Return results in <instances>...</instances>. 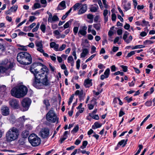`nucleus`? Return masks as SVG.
Segmentation results:
<instances>
[{"label":"nucleus","mask_w":155,"mask_h":155,"mask_svg":"<svg viewBox=\"0 0 155 155\" xmlns=\"http://www.w3.org/2000/svg\"><path fill=\"white\" fill-rule=\"evenodd\" d=\"M48 69L46 71L43 70L41 72H39L33 80L32 84L37 89H40L43 88L44 85L47 86L49 84V81L48 79Z\"/></svg>","instance_id":"f257e3e1"},{"label":"nucleus","mask_w":155,"mask_h":155,"mask_svg":"<svg viewBox=\"0 0 155 155\" xmlns=\"http://www.w3.org/2000/svg\"><path fill=\"white\" fill-rule=\"evenodd\" d=\"M17 60L20 64L25 65L31 64L32 61L30 54L25 52L18 53L17 55Z\"/></svg>","instance_id":"f03ea898"},{"label":"nucleus","mask_w":155,"mask_h":155,"mask_svg":"<svg viewBox=\"0 0 155 155\" xmlns=\"http://www.w3.org/2000/svg\"><path fill=\"white\" fill-rule=\"evenodd\" d=\"M27 88L23 85H21L13 88L11 93L12 96L17 98H20L24 96L27 93Z\"/></svg>","instance_id":"7ed1b4c3"},{"label":"nucleus","mask_w":155,"mask_h":155,"mask_svg":"<svg viewBox=\"0 0 155 155\" xmlns=\"http://www.w3.org/2000/svg\"><path fill=\"white\" fill-rule=\"evenodd\" d=\"M19 135L18 130L15 127L11 128L6 134V139L10 142L18 139Z\"/></svg>","instance_id":"20e7f679"},{"label":"nucleus","mask_w":155,"mask_h":155,"mask_svg":"<svg viewBox=\"0 0 155 155\" xmlns=\"http://www.w3.org/2000/svg\"><path fill=\"white\" fill-rule=\"evenodd\" d=\"M47 70V67L45 65L40 63H35L31 65L30 70L34 74V77H35L39 72H41L45 70Z\"/></svg>","instance_id":"39448f33"},{"label":"nucleus","mask_w":155,"mask_h":155,"mask_svg":"<svg viewBox=\"0 0 155 155\" xmlns=\"http://www.w3.org/2000/svg\"><path fill=\"white\" fill-rule=\"evenodd\" d=\"M14 66V63L7 59H5L0 63V73H6L8 70L12 69Z\"/></svg>","instance_id":"423d86ee"},{"label":"nucleus","mask_w":155,"mask_h":155,"mask_svg":"<svg viewBox=\"0 0 155 155\" xmlns=\"http://www.w3.org/2000/svg\"><path fill=\"white\" fill-rule=\"evenodd\" d=\"M28 140L32 146L36 147L39 145L41 143V139L35 134L30 135L28 137Z\"/></svg>","instance_id":"0eeeda50"},{"label":"nucleus","mask_w":155,"mask_h":155,"mask_svg":"<svg viewBox=\"0 0 155 155\" xmlns=\"http://www.w3.org/2000/svg\"><path fill=\"white\" fill-rule=\"evenodd\" d=\"M46 119L50 122L54 123L56 121L58 123L57 116L53 110H50L46 114Z\"/></svg>","instance_id":"6e6552de"},{"label":"nucleus","mask_w":155,"mask_h":155,"mask_svg":"<svg viewBox=\"0 0 155 155\" xmlns=\"http://www.w3.org/2000/svg\"><path fill=\"white\" fill-rule=\"evenodd\" d=\"M49 130L47 128L42 129L39 132L40 136L43 138H48L49 135Z\"/></svg>","instance_id":"1a4fd4ad"},{"label":"nucleus","mask_w":155,"mask_h":155,"mask_svg":"<svg viewBox=\"0 0 155 155\" xmlns=\"http://www.w3.org/2000/svg\"><path fill=\"white\" fill-rule=\"evenodd\" d=\"M31 100L28 98H24L21 102V104L23 107L25 108V110H27L31 104Z\"/></svg>","instance_id":"9d476101"},{"label":"nucleus","mask_w":155,"mask_h":155,"mask_svg":"<svg viewBox=\"0 0 155 155\" xmlns=\"http://www.w3.org/2000/svg\"><path fill=\"white\" fill-rule=\"evenodd\" d=\"M10 105L13 108L18 109L19 107V104L18 101L15 99H12L9 101Z\"/></svg>","instance_id":"9b49d317"},{"label":"nucleus","mask_w":155,"mask_h":155,"mask_svg":"<svg viewBox=\"0 0 155 155\" xmlns=\"http://www.w3.org/2000/svg\"><path fill=\"white\" fill-rule=\"evenodd\" d=\"M76 95L78 96L79 100L80 101H83L85 97V94L84 93V91L82 90L80 91L77 90L75 93Z\"/></svg>","instance_id":"f8f14e48"},{"label":"nucleus","mask_w":155,"mask_h":155,"mask_svg":"<svg viewBox=\"0 0 155 155\" xmlns=\"http://www.w3.org/2000/svg\"><path fill=\"white\" fill-rule=\"evenodd\" d=\"M42 41H36L35 42V45L38 48L37 50L40 52H43V45L42 44Z\"/></svg>","instance_id":"ddd939ff"},{"label":"nucleus","mask_w":155,"mask_h":155,"mask_svg":"<svg viewBox=\"0 0 155 155\" xmlns=\"http://www.w3.org/2000/svg\"><path fill=\"white\" fill-rule=\"evenodd\" d=\"M81 8L79 10L78 14L79 15H81L87 11V5L86 4L81 5Z\"/></svg>","instance_id":"4468645a"},{"label":"nucleus","mask_w":155,"mask_h":155,"mask_svg":"<svg viewBox=\"0 0 155 155\" xmlns=\"http://www.w3.org/2000/svg\"><path fill=\"white\" fill-rule=\"evenodd\" d=\"M48 15L49 16L48 19V22H52L53 21H58L59 19L58 16L56 15H54L52 17V15L50 13H49Z\"/></svg>","instance_id":"2eb2a0df"},{"label":"nucleus","mask_w":155,"mask_h":155,"mask_svg":"<svg viewBox=\"0 0 155 155\" xmlns=\"http://www.w3.org/2000/svg\"><path fill=\"white\" fill-rule=\"evenodd\" d=\"M123 8L126 11L130 8V3L127 2L126 0H124L122 3Z\"/></svg>","instance_id":"dca6fc26"},{"label":"nucleus","mask_w":155,"mask_h":155,"mask_svg":"<svg viewBox=\"0 0 155 155\" xmlns=\"http://www.w3.org/2000/svg\"><path fill=\"white\" fill-rule=\"evenodd\" d=\"M87 27L85 25L81 27L78 32V35L80 34L83 36L87 34Z\"/></svg>","instance_id":"f3484780"},{"label":"nucleus","mask_w":155,"mask_h":155,"mask_svg":"<svg viewBox=\"0 0 155 155\" xmlns=\"http://www.w3.org/2000/svg\"><path fill=\"white\" fill-rule=\"evenodd\" d=\"M110 69L109 68H107L104 72V75L102 74L101 75L100 79L101 80H103L104 78H108L110 74Z\"/></svg>","instance_id":"a211bd4d"},{"label":"nucleus","mask_w":155,"mask_h":155,"mask_svg":"<svg viewBox=\"0 0 155 155\" xmlns=\"http://www.w3.org/2000/svg\"><path fill=\"white\" fill-rule=\"evenodd\" d=\"M2 114L4 116H7L9 114V109L6 106H3L1 109Z\"/></svg>","instance_id":"6ab92c4d"},{"label":"nucleus","mask_w":155,"mask_h":155,"mask_svg":"<svg viewBox=\"0 0 155 155\" xmlns=\"http://www.w3.org/2000/svg\"><path fill=\"white\" fill-rule=\"evenodd\" d=\"M66 7L65 2L64 1H62L58 5L57 9L58 10H62L64 9Z\"/></svg>","instance_id":"aec40b11"},{"label":"nucleus","mask_w":155,"mask_h":155,"mask_svg":"<svg viewBox=\"0 0 155 155\" xmlns=\"http://www.w3.org/2000/svg\"><path fill=\"white\" fill-rule=\"evenodd\" d=\"M98 9L99 7L96 4L92 5L90 6V10L91 12H96Z\"/></svg>","instance_id":"412c9836"},{"label":"nucleus","mask_w":155,"mask_h":155,"mask_svg":"<svg viewBox=\"0 0 155 155\" xmlns=\"http://www.w3.org/2000/svg\"><path fill=\"white\" fill-rule=\"evenodd\" d=\"M91 81V80H89V79L85 80L84 81V84L85 87H88L92 85Z\"/></svg>","instance_id":"4be33fe9"},{"label":"nucleus","mask_w":155,"mask_h":155,"mask_svg":"<svg viewBox=\"0 0 155 155\" xmlns=\"http://www.w3.org/2000/svg\"><path fill=\"white\" fill-rule=\"evenodd\" d=\"M88 53V49L87 48H84L82 50V52L81 53V58H84L85 57L87 54Z\"/></svg>","instance_id":"5701e85b"},{"label":"nucleus","mask_w":155,"mask_h":155,"mask_svg":"<svg viewBox=\"0 0 155 155\" xmlns=\"http://www.w3.org/2000/svg\"><path fill=\"white\" fill-rule=\"evenodd\" d=\"M108 13V11L107 10L105 9L104 10L103 12V15L105 22H107L108 21V17L107 15Z\"/></svg>","instance_id":"b1692460"},{"label":"nucleus","mask_w":155,"mask_h":155,"mask_svg":"<svg viewBox=\"0 0 155 155\" xmlns=\"http://www.w3.org/2000/svg\"><path fill=\"white\" fill-rule=\"evenodd\" d=\"M87 18L89 20L87 22L90 23H92L93 22L94 16L93 15L89 14L87 15Z\"/></svg>","instance_id":"393cba45"},{"label":"nucleus","mask_w":155,"mask_h":155,"mask_svg":"<svg viewBox=\"0 0 155 155\" xmlns=\"http://www.w3.org/2000/svg\"><path fill=\"white\" fill-rule=\"evenodd\" d=\"M102 125L101 124L97 122H96L94 124L92 127L93 129H95L96 128L100 127Z\"/></svg>","instance_id":"a878e982"},{"label":"nucleus","mask_w":155,"mask_h":155,"mask_svg":"<svg viewBox=\"0 0 155 155\" xmlns=\"http://www.w3.org/2000/svg\"><path fill=\"white\" fill-rule=\"evenodd\" d=\"M43 103L45 105L46 108L48 110V107L50 105L49 100L47 99H45L43 100Z\"/></svg>","instance_id":"bb28decb"},{"label":"nucleus","mask_w":155,"mask_h":155,"mask_svg":"<svg viewBox=\"0 0 155 155\" xmlns=\"http://www.w3.org/2000/svg\"><path fill=\"white\" fill-rule=\"evenodd\" d=\"M81 5H82V4L79 3H78L75 4L73 7V10L75 11L79 9L81 7Z\"/></svg>","instance_id":"cd10ccee"},{"label":"nucleus","mask_w":155,"mask_h":155,"mask_svg":"<svg viewBox=\"0 0 155 155\" xmlns=\"http://www.w3.org/2000/svg\"><path fill=\"white\" fill-rule=\"evenodd\" d=\"M127 139L126 140H121L118 143V144L120 146L122 145L123 147H124L125 146L126 144H127Z\"/></svg>","instance_id":"c85d7f7f"},{"label":"nucleus","mask_w":155,"mask_h":155,"mask_svg":"<svg viewBox=\"0 0 155 155\" xmlns=\"http://www.w3.org/2000/svg\"><path fill=\"white\" fill-rule=\"evenodd\" d=\"M29 134V132L28 131L25 130L22 132L21 136L23 138H26L28 136Z\"/></svg>","instance_id":"c756f323"},{"label":"nucleus","mask_w":155,"mask_h":155,"mask_svg":"<svg viewBox=\"0 0 155 155\" xmlns=\"http://www.w3.org/2000/svg\"><path fill=\"white\" fill-rule=\"evenodd\" d=\"M40 29L43 33H45L46 29V25L43 23H42L40 26Z\"/></svg>","instance_id":"7c9ffc66"},{"label":"nucleus","mask_w":155,"mask_h":155,"mask_svg":"<svg viewBox=\"0 0 155 155\" xmlns=\"http://www.w3.org/2000/svg\"><path fill=\"white\" fill-rule=\"evenodd\" d=\"M18 8V6L17 5H15L12 6L10 9V11L11 12H15L17 11Z\"/></svg>","instance_id":"2f4dec72"},{"label":"nucleus","mask_w":155,"mask_h":155,"mask_svg":"<svg viewBox=\"0 0 155 155\" xmlns=\"http://www.w3.org/2000/svg\"><path fill=\"white\" fill-rule=\"evenodd\" d=\"M94 27L97 31H99L101 28V25L99 23L94 24L93 25Z\"/></svg>","instance_id":"473e14b6"},{"label":"nucleus","mask_w":155,"mask_h":155,"mask_svg":"<svg viewBox=\"0 0 155 155\" xmlns=\"http://www.w3.org/2000/svg\"><path fill=\"white\" fill-rule=\"evenodd\" d=\"M79 126L78 125H77L75 126L73 130H72L71 131V133L72 134H74L76 133L79 130Z\"/></svg>","instance_id":"72a5a7b5"},{"label":"nucleus","mask_w":155,"mask_h":155,"mask_svg":"<svg viewBox=\"0 0 155 155\" xmlns=\"http://www.w3.org/2000/svg\"><path fill=\"white\" fill-rule=\"evenodd\" d=\"M89 115L90 116L94 119L98 120L99 119V117L98 115H93L92 113H89Z\"/></svg>","instance_id":"f704fd0d"},{"label":"nucleus","mask_w":155,"mask_h":155,"mask_svg":"<svg viewBox=\"0 0 155 155\" xmlns=\"http://www.w3.org/2000/svg\"><path fill=\"white\" fill-rule=\"evenodd\" d=\"M25 116H22V117H21L18 119V122L21 123H22L25 122L26 119L25 118Z\"/></svg>","instance_id":"c9c22d12"},{"label":"nucleus","mask_w":155,"mask_h":155,"mask_svg":"<svg viewBox=\"0 0 155 155\" xmlns=\"http://www.w3.org/2000/svg\"><path fill=\"white\" fill-rule=\"evenodd\" d=\"M72 22V21L71 20H69L68 22H67L64 25V29L67 28H68L69 26V25H71Z\"/></svg>","instance_id":"e433bc0d"},{"label":"nucleus","mask_w":155,"mask_h":155,"mask_svg":"<svg viewBox=\"0 0 155 155\" xmlns=\"http://www.w3.org/2000/svg\"><path fill=\"white\" fill-rule=\"evenodd\" d=\"M41 7L39 3H35L34 4L33 7L32 8V9L33 10H35L37 8H38Z\"/></svg>","instance_id":"4c0bfd02"},{"label":"nucleus","mask_w":155,"mask_h":155,"mask_svg":"<svg viewBox=\"0 0 155 155\" xmlns=\"http://www.w3.org/2000/svg\"><path fill=\"white\" fill-rule=\"evenodd\" d=\"M87 143L88 142L87 141H84L83 142L82 146H81V148L82 149H83L84 148H85L86 147V146H87Z\"/></svg>","instance_id":"58836bf2"},{"label":"nucleus","mask_w":155,"mask_h":155,"mask_svg":"<svg viewBox=\"0 0 155 155\" xmlns=\"http://www.w3.org/2000/svg\"><path fill=\"white\" fill-rule=\"evenodd\" d=\"M129 35V33L127 31H125L124 33V34L123 36V39L125 41V40H126L127 38V37L128 35Z\"/></svg>","instance_id":"ea45409f"},{"label":"nucleus","mask_w":155,"mask_h":155,"mask_svg":"<svg viewBox=\"0 0 155 155\" xmlns=\"http://www.w3.org/2000/svg\"><path fill=\"white\" fill-rule=\"evenodd\" d=\"M136 51H132L130 53H128L127 55L126 56L127 58H129L132 56L134 54Z\"/></svg>","instance_id":"a19ab883"},{"label":"nucleus","mask_w":155,"mask_h":155,"mask_svg":"<svg viewBox=\"0 0 155 155\" xmlns=\"http://www.w3.org/2000/svg\"><path fill=\"white\" fill-rule=\"evenodd\" d=\"M145 47V46L144 45H137L135 46L133 48H132V49H134L137 48H144Z\"/></svg>","instance_id":"79ce46f5"},{"label":"nucleus","mask_w":155,"mask_h":155,"mask_svg":"<svg viewBox=\"0 0 155 155\" xmlns=\"http://www.w3.org/2000/svg\"><path fill=\"white\" fill-rule=\"evenodd\" d=\"M36 18L34 16H30L29 17L28 21L30 22H32Z\"/></svg>","instance_id":"37998d69"},{"label":"nucleus","mask_w":155,"mask_h":155,"mask_svg":"<svg viewBox=\"0 0 155 155\" xmlns=\"http://www.w3.org/2000/svg\"><path fill=\"white\" fill-rule=\"evenodd\" d=\"M74 94H73L71 96V97L69 98V101L68 103V104L69 105H70L71 104V103L73 99L74 98Z\"/></svg>","instance_id":"c03bdc74"},{"label":"nucleus","mask_w":155,"mask_h":155,"mask_svg":"<svg viewBox=\"0 0 155 155\" xmlns=\"http://www.w3.org/2000/svg\"><path fill=\"white\" fill-rule=\"evenodd\" d=\"M153 43V41L150 40H147L143 42L144 44L145 45L147 44H152Z\"/></svg>","instance_id":"a18cd8bd"},{"label":"nucleus","mask_w":155,"mask_h":155,"mask_svg":"<svg viewBox=\"0 0 155 155\" xmlns=\"http://www.w3.org/2000/svg\"><path fill=\"white\" fill-rule=\"evenodd\" d=\"M145 105L147 107L150 106L152 105V101H147L145 104Z\"/></svg>","instance_id":"49530a36"},{"label":"nucleus","mask_w":155,"mask_h":155,"mask_svg":"<svg viewBox=\"0 0 155 155\" xmlns=\"http://www.w3.org/2000/svg\"><path fill=\"white\" fill-rule=\"evenodd\" d=\"M25 128L28 130H29L32 129L33 127L31 125L28 124L25 125Z\"/></svg>","instance_id":"de8ad7c7"},{"label":"nucleus","mask_w":155,"mask_h":155,"mask_svg":"<svg viewBox=\"0 0 155 155\" xmlns=\"http://www.w3.org/2000/svg\"><path fill=\"white\" fill-rule=\"evenodd\" d=\"M66 47L65 44H62L59 48V51H62L65 49Z\"/></svg>","instance_id":"09e8293b"},{"label":"nucleus","mask_w":155,"mask_h":155,"mask_svg":"<svg viewBox=\"0 0 155 155\" xmlns=\"http://www.w3.org/2000/svg\"><path fill=\"white\" fill-rule=\"evenodd\" d=\"M120 67L123 69V71L125 72H126L127 71V66L121 65L120 66Z\"/></svg>","instance_id":"8fccbe9b"},{"label":"nucleus","mask_w":155,"mask_h":155,"mask_svg":"<svg viewBox=\"0 0 155 155\" xmlns=\"http://www.w3.org/2000/svg\"><path fill=\"white\" fill-rule=\"evenodd\" d=\"M6 89V86L5 85H0V91H4Z\"/></svg>","instance_id":"3c124183"},{"label":"nucleus","mask_w":155,"mask_h":155,"mask_svg":"<svg viewBox=\"0 0 155 155\" xmlns=\"http://www.w3.org/2000/svg\"><path fill=\"white\" fill-rule=\"evenodd\" d=\"M80 60L78 59L76 61V67L77 69H79L80 67Z\"/></svg>","instance_id":"603ef678"},{"label":"nucleus","mask_w":155,"mask_h":155,"mask_svg":"<svg viewBox=\"0 0 155 155\" xmlns=\"http://www.w3.org/2000/svg\"><path fill=\"white\" fill-rule=\"evenodd\" d=\"M96 55L95 54L92 55L89 58H88L85 61V62H87L90 61Z\"/></svg>","instance_id":"864d4df0"},{"label":"nucleus","mask_w":155,"mask_h":155,"mask_svg":"<svg viewBox=\"0 0 155 155\" xmlns=\"http://www.w3.org/2000/svg\"><path fill=\"white\" fill-rule=\"evenodd\" d=\"M74 61V59L72 56H69L68 58V63H70L71 62Z\"/></svg>","instance_id":"5fc2aeb1"},{"label":"nucleus","mask_w":155,"mask_h":155,"mask_svg":"<svg viewBox=\"0 0 155 155\" xmlns=\"http://www.w3.org/2000/svg\"><path fill=\"white\" fill-rule=\"evenodd\" d=\"M59 45L56 44L54 48V50L56 51H59Z\"/></svg>","instance_id":"6e6d98bb"},{"label":"nucleus","mask_w":155,"mask_h":155,"mask_svg":"<svg viewBox=\"0 0 155 155\" xmlns=\"http://www.w3.org/2000/svg\"><path fill=\"white\" fill-rule=\"evenodd\" d=\"M132 36L130 35L128 38V39H127L126 40H125V42L127 43H129L131 41H132Z\"/></svg>","instance_id":"4d7b16f0"},{"label":"nucleus","mask_w":155,"mask_h":155,"mask_svg":"<svg viewBox=\"0 0 155 155\" xmlns=\"http://www.w3.org/2000/svg\"><path fill=\"white\" fill-rule=\"evenodd\" d=\"M78 28L77 27H75L74 28L73 31L75 35H76L78 33Z\"/></svg>","instance_id":"13d9d810"},{"label":"nucleus","mask_w":155,"mask_h":155,"mask_svg":"<svg viewBox=\"0 0 155 155\" xmlns=\"http://www.w3.org/2000/svg\"><path fill=\"white\" fill-rule=\"evenodd\" d=\"M41 3L43 4H45L42 6L43 7H45L46 6L47 2L46 0H41Z\"/></svg>","instance_id":"bf43d9fd"},{"label":"nucleus","mask_w":155,"mask_h":155,"mask_svg":"<svg viewBox=\"0 0 155 155\" xmlns=\"http://www.w3.org/2000/svg\"><path fill=\"white\" fill-rule=\"evenodd\" d=\"M96 48L94 46H92L91 48V53L93 54L96 51Z\"/></svg>","instance_id":"052dcab7"},{"label":"nucleus","mask_w":155,"mask_h":155,"mask_svg":"<svg viewBox=\"0 0 155 155\" xmlns=\"http://www.w3.org/2000/svg\"><path fill=\"white\" fill-rule=\"evenodd\" d=\"M127 101L128 103L130 102L132 100V97H130L129 98L127 96L125 97L124 98Z\"/></svg>","instance_id":"680f3d73"},{"label":"nucleus","mask_w":155,"mask_h":155,"mask_svg":"<svg viewBox=\"0 0 155 155\" xmlns=\"http://www.w3.org/2000/svg\"><path fill=\"white\" fill-rule=\"evenodd\" d=\"M130 26L128 24L126 23L125 25L124 26V28L126 30H128L130 28Z\"/></svg>","instance_id":"e2e57ef3"},{"label":"nucleus","mask_w":155,"mask_h":155,"mask_svg":"<svg viewBox=\"0 0 155 155\" xmlns=\"http://www.w3.org/2000/svg\"><path fill=\"white\" fill-rule=\"evenodd\" d=\"M116 18V15L114 14H112L111 15V19L112 21H115Z\"/></svg>","instance_id":"0e129e2a"},{"label":"nucleus","mask_w":155,"mask_h":155,"mask_svg":"<svg viewBox=\"0 0 155 155\" xmlns=\"http://www.w3.org/2000/svg\"><path fill=\"white\" fill-rule=\"evenodd\" d=\"M56 43L54 42H52L50 43V46L51 48H54L55 45H56Z\"/></svg>","instance_id":"69168bd1"},{"label":"nucleus","mask_w":155,"mask_h":155,"mask_svg":"<svg viewBox=\"0 0 155 155\" xmlns=\"http://www.w3.org/2000/svg\"><path fill=\"white\" fill-rule=\"evenodd\" d=\"M116 68L115 65H113L111 66V69L112 72H114L116 71Z\"/></svg>","instance_id":"338daca9"},{"label":"nucleus","mask_w":155,"mask_h":155,"mask_svg":"<svg viewBox=\"0 0 155 155\" xmlns=\"http://www.w3.org/2000/svg\"><path fill=\"white\" fill-rule=\"evenodd\" d=\"M98 67L100 69H102L105 68L103 64H98Z\"/></svg>","instance_id":"774afa93"}]
</instances>
